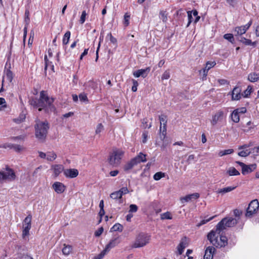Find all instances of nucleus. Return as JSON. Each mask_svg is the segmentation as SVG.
Instances as JSON below:
<instances>
[{"label": "nucleus", "mask_w": 259, "mask_h": 259, "mask_svg": "<svg viewBox=\"0 0 259 259\" xmlns=\"http://www.w3.org/2000/svg\"><path fill=\"white\" fill-rule=\"evenodd\" d=\"M10 149H13L17 152H20L24 150V148L19 145H10Z\"/></svg>", "instance_id": "f704fd0d"}, {"label": "nucleus", "mask_w": 259, "mask_h": 259, "mask_svg": "<svg viewBox=\"0 0 259 259\" xmlns=\"http://www.w3.org/2000/svg\"><path fill=\"white\" fill-rule=\"evenodd\" d=\"M119 243L118 238H115L110 241V242L106 245L105 249L108 252L109 250L115 247Z\"/></svg>", "instance_id": "a211bd4d"}, {"label": "nucleus", "mask_w": 259, "mask_h": 259, "mask_svg": "<svg viewBox=\"0 0 259 259\" xmlns=\"http://www.w3.org/2000/svg\"><path fill=\"white\" fill-rule=\"evenodd\" d=\"M5 78H7V79L10 82L12 81L13 79V73L10 70H7L6 71L3 79V82H4Z\"/></svg>", "instance_id": "473e14b6"}, {"label": "nucleus", "mask_w": 259, "mask_h": 259, "mask_svg": "<svg viewBox=\"0 0 259 259\" xmlns=\"http://www.w3.org/2000/svg\"><path fill=\"white\" fill-rule=\"evenodd\" d=\"M150 71V67H147L144 69H139L137 71H135L133 73V75L136 77H139L140 76H142L143 78H145L147 76L148 73Z\"/></svg>", "instance_id": "ddd939ff"}, {"label": "nucleus", "mask_w": 259, "mask_h": 259, "mask_svg": "<svg viewBox=\"0 0 259 259\" xmlns=\"http://www.w3.org/2000/svg\"><path fill=\"white\" fill-rule=\"evenodd\" d=\"M223 116L224 112L223 111L219 110L217 111L212 116V118L210 120L211 124L212 126L216 125L219 121L223 119Z\"/></svg>", "instance_id": "9d476101"}, {"label": "nucleus", "mask_w": 259, "mask_h": 259, "mask_svg": "<svg viewBox=\"0 0 259 259\" xmlns=\"http://www.w3.org/2000/svg\"><path fill=\"white\" fill-rule=\"evenodd\" d=\"M16 175L14 170L8 166H6V171L0 170V180L12 181L16 179Z\"/></svg>", "instance_id": "0eeeda50"}, {"label": "nucleus", "mask_w": 259, "mask_h": 259, "mask_svg": "<svg viewBox=\"0 0 259 259\" xmlns=\"http://www.w3.org/2000/svg\"><path fill=\"white\" fill-rule=\"evenodd\" d=\"M237 221L236 219L229 218H224L216 226V229L218 231H223L228 227H232L236 225Z\"/></svg>", "instance_id": "423d86ee"}, {"label": "nucleus", "mask_w": 259, "mask_h": 259, "mask_svg": "<svg viewBox=\"0 0 259 259\" xmlns=\"http://www.w3.org/2000/svg\"><path fill=\"white\" fill-rule=\"evenodd\" d=\"M78 97L81 101L85 102L88 101L87 96L84 93L80 94Z\"/></svg>", "instance_id": "603ef678"}, {"label": "nucleus", "mask_w": 259, "mask_h": 259, "mask_svg": "<svg viewBox=\"0 0 259 259\" xmlns=\"http://www.w3.org/2000/svg\"><path fill=\"white\" fill-rule=\"evenodd\" d=\"M160 218H161V219H162V220H164V219L170 220L172 219L171 214L169 212H166L165 213H163L161 214Z\"/></svg>", "instance_id": "a19ab883"}, {"label": "nucleus", "mask_w": 259, "mask_h": 259, "mask_svg": "<svg viewBox=\"0 0 259 259\" xmlns=\"http://www.w3.org/2000/svg\"><path fill=\"white\" fill-rule=\"evenodd\" d=\"M236 187L230 186L225 188H223L222 189H219L217 190V193L221 194L222 195H224L227 193L230 192L233 190H234Z\"/></svg>", "instance_id": "5701e85b"}, {"label": "nucleus", "mask_w": 259, "mask_h": 259, "mask_svg": "<svg viewBox=\"0 0 259 259\" xmlns=\"http://www.w3.org/2000/svg\"><path fill=\"white\" fill-rule=\"evenodd\" d=\"M150 240V236L149 234L143 232L140 233L136 237L132 247H143L149 243Z\"/></svg>", "instance_id": "20e7f679"}, {"label": "nucleus", "mask_w": 259, "mask_h": 259, "mask_svg": "<svg viewBox=\"0 0 259 259\" xmlns=\"http://www.w3.org/2000/svg\"><path fill=\"white\" fill-rule=\"evenodd\" d=\"M104 130V127L102 123H99L96 128L95 133L96 135H99Z\"/></svg>", "instance_id": "e433bc0d"}, {"label": "nucleus", "mask_w": 259, "mask_h": 259, "mask_svg": "<svg viewBox=\"0 0 259 259\" xmlns=\"http://www.w3.org/2000/svg\"><path fill=\"white\" fill-rule=\"evenodd\" d=\"M259 79V74L251 73L248 76V80L250 82H256Z\"/></svg>", "instance_id": "393cba45"}, {"label": "nucleus", "mask_w": 259, "mask_h": 259, "mask_svg": "<svg viewBox=\"0 0 259 259\" xmlns=\"http://www.w3.org/2000/svg\"><path fill=\"white\" fill-rule=\"evenodd\" d=\"M148 137V133L147 132H144L142 134V142L145 144L147 142Z\"/></svg>", "instance_id": "3c124183"}, {"label": "nucleus", "mask_w": 259, "mask_h": 259, "mask_svg": "<svg viewBox=\"0 0 259 259\" xmlns=\"http://www.w3.org/2000/svg\"><path fill=\"white\" fill-rule=\"evenodd\" d=\"M165 174L162 172H157L153 176V178L156 181H158L162 178L164 177Z\"/></svg>", "instance_id": "58836bf2"}, {"label": "nucleus", "mask_w": 259, "mask_h": 259, "mask_svg": "<svg viewBox=\"0 0 259 259\" xmlns=\"http://www.w3.org/2000/svg\"><path fill=\"white\" fill-rule=\"evenodd\" d=\"M112 229L114 231L121 232L123 230V226L120 224H116L112 227Z\"/></svg>", "instance_id": "ea45409f"}, {"label": "nucleus", "mask_w": 259, "mask_h": 259, "mask_svg": "<svg viewBox=\"0 0 259 259\" xmlns=\"http://www.w3.org/2000/svg\"><path fill=\"white\" fill-rule=\"evenodd\" d=\"M239 40L246 46H252L255 47L256 46V41L252 42L250 39L245 38V37H241Z\"/></svg>", "instance_id": "b1692460"}, {"label": "nucleus", "mask_w": 259, "mask_h": 259, "mask_svg": "<svg viewBox=\"0 0 259 259\" xmlns=\"http://www.w3.org/2000/svg\"><path fill=\"white\" fill-rule=\"evenodd\" d=\"M136 164H138L140 162H144L146 161V155L140 152L138 155L133 158Z\"/></svg>", "instance_id": "4be33fe9"}, {"label": "nucleus", "mask_w": 259, "mask_h": 259, "mask_svg": "<svg viewBox=\"0 0 259 259\" xmlns=\"http://www.w3.org/2000/svg\"><path fill=\"white\" fill-rule=\"evenodd\" d=\"M231 119L232 121L235 123L239 122L240 120V117L239 114L235 110H234L233 112L231 114Z\"/></svg>", "instance_id": "c756f323"}, {"label": "nucleus", "mask_w": 259, "mask_h": 259, "mask_svg": "<svg viewBox=\"0 0 259 259\" xmlns=\"http://www.w3.org/2000/svg\"><path fill=\"white\" fill-rule=\"evenodd\" d=\"M45 69L46 70L48 68H50L53 71H54V65L52 64L51 62H50L47 58V56L45 55Z\"/></svg>", "instance_id": "c85d7f7f"}, {"label": "nucleus", "mask_w": 259, "mask_h": 259, "mask_svg": "<svg viewBox=\"0 0 259 259\" xmlns=\"http://www.w3.org/2000/svg\"><path fill=\"white\" fill-rule=\"evenodd\" d=\"M199 194L198 193H195L193 194H189L186 195L185 197H181L180 198V200L182 203H184L185 202H188L191 200L192 199H196L199 197Z\"/></svg>", "instance_id": "2eb2a0df"}, {"label": "nucleus", "mask_w": 259, "mask_h": 259, "mask_svg": "<svg viewBox=\"0 0 259 259\" xmlns=\"http://www.w3.org/2000/svg\"><path fill=\"white\" fill-rule=\"evenodd\" d=\"M215 248L212 246H209L206 248L204 255V259H212Z\"/></svg>", "instance_id": "6ab92c4d"}, {"label": "nucleus", "mask_w": 259, "mask_h": 259, "mask_svg": "<svg viewBox=\"0 0 259 259\" xmlns=\"http://www.w3.org/2000/svg\"><path fill=\"white\" fill-rule=\"evenodd\" d=\"M166 125H161L160 127V132L161 133L162 136H160L161 139H164L166 135Z\"/></svg>", "instance_id": "4c0bfd02"}, {"label": "nucleus", "mask_w": 259, "mask_h": 259, "mask_svg": "<svg viewBox=\"0 0 259 259\" xmlns=\"http://www.w3.org/2000/svg\"><path fill=\"white\" fill-rule=\"evenodd\" d=\"M72 248L71 245L64 244V247L62 248V252L63 254L68 255L72 251Z\"/></svg>", "instance_id": "bb28decb"}, {"label": "nucleus", "mask_w": 259, "mask_h": 259, "mask_svg": "<svg viewBox=\"0 0 259 259\" xmlns=\"http://www.w3.org/2000/svg\"><path fill=\"white\" fill-rule=\"evenodd\" d=\"M70 32L69 31H67L65 33L63 38V45H67L68 43L70 37Z\"/></svg>", "instance_id": "72a5a7b5"}, {"label": "nucleus", "mask_w": 259, "mask_h": 259, "mask_svg": "<svg viewBox=\"0 0 259 259\" xmlns=\"http://www.w3.org/2000/svg\"><path fill=\"white\" fill-rule=\"evenodd\" d=\"M258 208L259 203L258 201L257 200L251 201L247 208L246 216L247 217H251L257 212Z\"/></svg>", "instance_id": "6e6552de"}, {"label": "nucleus", "mask_w": 259, "mask_h": 259, "mask_svg": "<svg viewBox=\"0 0 259 259\" xmlns=\"http://www.w3.org/2000/svg\"><path fill=\"white\" fill-rule=\"evenodd\" d=\"M234 152V150L232 149H229L225 150L220 151L219 152V156L220 157H222L225 155H229L232 154Z\"/></svg>", "instance_id": "2f4dec72"}, {"label": "nucleus", "mask_w": 259, "mask_h": 259, "mask_svg": "<svg viewBox=\"0 0 259 259\" xmlns=\"http://www.w3.org/2000/svg\"><path fill=\"white\" fill-rule=\"evenodd\" d=\"M222 231L215 229L212 230L207 235V238L210 242L217 247H225L228 244V239L225 236L221 234Z\"/></svg>", "instance_id": "f03ea898"}, {"label": "nucleus", "mask_w": 259, "mask_h": 259, "mask_svg": "<svg viewBox=\"0 0 259 259\" xmlns=\"http://www.w3.org/2000/svg\"><path fill=\"white\" fill-rule=\"evenodd\" d=\"M89 84L94 89H96L97 88V84L93 81L91 80L89 81Z\"/></svg>", "instance_id": "338daca9"}, {"label": "nucleus", "mask_w": 259, "mask_h": 259, "mask_svg": "<svg viewBox=\"0 0 259 259\" xmlns=\"http://www.w3.org/2000/svg\"><path fill=\"white\" fill-rule=\"evenodd\" d=\"M110 197L113 199H121L122 196L119 191L114 192L110 194Z\"/></svg>", "instance_id": "c9c22d12"}, {"label": "nucleus", "mask_w": 259, "mask_h": 259, "mask_svg": "<svg viewBox=\"0 0 259 259\" xmlns=\"http://www.w3.org/2000/svg\"><path fill=\"white\" fill-rule=\"evenodd\" d=\"M251 153L250 151L248 150H242L239 152L238 154L239 156L241 157H246L250 154Z\"/></svg>", "instance_id": "c03bdc74"}, {"label": "nucleus", "mask_w": 259, "mask_h": 259, "mask_svg": "<svg viewBox=\"0 0 259 259\" xmlns=\"http://www.w3.org/2000/svg\"><path fill=\"white\" fill-rule=\"evenodd\" d=\"M256 167L255 164H252L250 165H245V166L242 169V173L243 175H245L248 173H250L254 170Z\"/></svg>", "instance_id": "412c9836"}, {"label": "nucleus", "mask_w": 259, "mask_h": 259, "mask_svg": "<svg viewBox=\"0 0 259 259\" xmlns=\"http://www.w3.org/2000/svg\"><path fill=\"white\" fill-rule=\"evenodd\" d=\"M35 127L36 138L40 140H44L47 134L49 128L48 123L46 122L38 121Z\"/></svg>", "instance_id": "39448f33"}, {"label": "nucleus", "mask_w": 259, "mask_h": 259, "mask_svg": "<svg viewBox=\"0 0 259 259\" xmlns=\"http://www.w3.org/2000/svg\"><path fill=\"white\" fill-rule=\"evenodd\" d=\"M241 90L239 87H235L234 88L232 93V99L233 100H239L242 95L241 94Z\"/></svg>", "instance_id": "aec40b11"}, {"label": "nucleus", "mask_w": 259, "mask_h": 259, "mask_svg": "<svg viewBox=\"0 0 259 259\" xmlns=\"http://www.w3.org/2000/svg\"><path fill=\"white\" fill-rule=\"evenodd\" d=\"M130 18V15L128 13H125L124 16L123 23H124V24L126 26H128L130 23V22H129Z\"/></svg>", "instance_id": "09e8293b"}, {"label": "nucleus", "mask_w": 259, "mask_h": 259, "mask_svg": "<svg viewBox=\"0 0 259 259\" xmlns=\"http://www.w3.org/2000/svg\"><path fill=\"white\" fill-rule=\"evenodd\" d=\"M167 14L166 13L165 11H160V18L164 22H166L167 21Z\"/></svg>", "instance_id": "37998d69"}, {"label": "nucleus", "mask_w": 259, "mask_h": 259, "mask_svg": "<svg viewBox=\"0 0 259 259\" xmlns=\"http://www.w3.org/2000/svg\"><path fill=\"white\" fill-rule=\"evenodd\" d=\"M188 245L187 238L186 237L183 238L177 247L178 254L181 255L183 253L184 249Z\"/></svg>", "instance_id": "f8f14e48"}, {"label": "nucleus", "mask_w": 259, "mask_h": 259, "mask_svg": "<svg viewBox=\"0 0 259 259\" xmlns=\"http://www.w3.org/2000/svg\"><path fill=\"white\" fill-rule=\"evenodd\" d=\"M107 37H109L110 41L113 44H115L116 42V39L112 35L111 33L108 34Z\"/></svg>", "instance_id": "680f3d73"}, {"label": "nucleus", "mask_w": 259, "mask_h": 259, "mask_svg": "<svg viewBox=\"0 0 259 259\" xmlns=\"http://www.w3.org/2000/svg\"><path fill=\"white\" fill-rule=\"evenodd\" d=\"M187 13H188V19H189V22L187 25V26L188 27L189 26L190 24L191 23V22L192 21L193 17L192 16V12L191 11H188L187 12Z\"/></svg>", "instance_id": "052dcab7"}, {"label": "nucleus", "mask_w": 259, "mask_h": 259, "mask_svg": "<svg viewBox=\"0 0 259 259\" xmlns=\"http://www.w3.org/2000/svg\"><path fill=\"white\" fill-rule=\"evenodd\" d=\"M252 21L250 20L247 24L245 25L237 26L234 28L235 35H241L247 31L252 25Z\"/></svg>", "instance_id": "1a4fd4ad"}, {"label": "nucleus", "mask_w": 259, "mask_h": 259, "mask_svg": "<svg viewBox=\"0 0 259 259\" xmlns=\"http://www.w3.org/2000/svg\"><path fill=\"white\" fill-rule=\"evenodd\" d=\"M252 153H254L256 155H259V146L253 148L252 149Z\"/></svg>", "instance_id": "774afa93"}, {"label": "nucleus", "mask_w": 259, "mask_h": 259, "mask_svg": "<svg viewBox=\"0 0 259 259\" xmlns=\"http://www.w3.org/2000/svg\"><path fill=\"white\" fill-rule=\"evenodd\" d=\"M124 152L119 149H113L112 152L109 154L108 158V161L110 165L114 167L118 166L121 161V159L123 156Z\"/></svg>", "instance_id": "7ed1b4c3"}, {"label": "nucleus", "mask_w": 259, "mask_h": 259, "mask_svg": "<svg viewBox=\"0 0 259 259\" xmlns=\"http://www.w3.org/2000/svg\"><path fill=\"white\" fill-rule=\"evenodd\" d=\"M170 77V72L169 70H166L163 73L161 79H168Z\"/></svg>", "instance_id": "8fccbe9b"}, {"label": "nucleus", "mask_w": 259, "mask_h": 259, "mask_svg": "<svg viewBox=\"0 0 259 259\" xmlns=\"http://www.w3.org/2000/svg\"><path fill=\"white\" fill-rule=\"evenodd\" d=\"M64 175L68 178H74L78 175V171L75 168H69L64 170Z\"/></svg>", "instance_id": "9b49d317"}, {"label": "nucleus", "mask_w": 259, "mask_h": 259, "mask_svg": "<svg viewBox=\"0 0 259 259\" xmlns=\"http://www.w3.org/2000/svg\"><path fill=\"white\" fill-rule=\"evenodd\" d=\"M216 65V63L215 61H208L206 63V65L204 68L200 71V73H202L203 77H206L208 70L214 67Z\"/></svg>", "instance_id": "4468645a"}, {"label": "nucleus", "mask_w": 259, "mask_h": 259, "mask_svg": "<svg viewBox=\"0 0 259 259\" xmlns=\"http://www.w3.org/2000/svg\"><path fill=\"white\" fill-rule=\"evenodd\" d=\"M136 165H137L136 162H135V160L133 158L125 164L124 166V169L125 171L128 170L132 169Z\"/></svg>", "instance_id": "a878e982"}, {"label": "nucleus", "mask_w": 259, "mask_h": 259, "mask_svg": "<svg viewBox=\"0 0 259 259\" xmlns=\"http://www.w3.org/2000/svg\"><path fill=\"white\" fill-rule=\"evenodd\" d=\"M108 252L104 249L100 253L95 256L94 259H102Z\"/></svg>", "instance_id": "a18cd8bd"}, {"label": "nucleus", "mask_w": 259, "mask_h": 259, "mask_svg": "<svg viewBox=\"0 0 259 259\" xmlns=\"http://www.w3.org/2000/svg\"><path fill=\"white\" fill-rule=\"evenodd\" d=\"M2 105V108H6L7 107L6 102L4 98H0V106Z\"/></svg>", "instance_id": "e2e57ef3"}, {"label": "nucleus", "mask_w": 259, "mask_h": 259, "mask_svg": "<svg viewBox=\"0 0 259 259\" xmlns=\"http://www.w3.org/2000/svg\"><path fill=\"white\" fill-rule=\"evenodd\" d=\"M86 15H87V13H86L85 11H83L82 12V14H81V17L80 18V20H79L80 23L81 24H83L85 22Z\"/></svg>", "instance_id": "13d9d810"}, {"label": "nucleus", "mask_w": 259, "mask_h": 259, "mask_svg": "<svg viewBox=\"0 0 259 259\" xmlns=\"http://www.w3.org/2000/svg\"><path fill=\"white\" fill-rule=\"evenodd\" d=\"M236 111H237V112L239 114V113H244L246 112V109L244 107H242V108H238L236 110H235Z\"/></svg>", "instance_id": "0e129e2a"}, {"label": "nucleus", "mask_w": 259, "mask_h": 259, "mask_svg": "<svg viewBox=\"0 0 259 259\" xmlns=\"http://www.w3.org/2000/svg\"><path fill=\"white\" fill-rule=\"evenodd\" d=\"M32 216L30 214H29L27 217L24 219L23 224L24 225H30L31 222Z\"/></svg>", "instance_id": "49530a36"}, {"label": "nucleus", "mask_w": 259, "mask_h": 259, "mask_svg": "<svg viewBox=\"0 0 259 259\" xmlns=\"http://www.w3.org/2000/svg\"><path fill=\"white\" fill-rule=\"evenodd\" d=\"M53 189L57 193H62L65 190V186L61 182H56L52 186Z\"/></svg>", "instance_id": "dca6fc26"}, {"label": "nucleus", "mask_w": 259, "mask_h": 259, "mask_svg": "<svg viewBox=\"0 0 259 259\" xmlns=\"http://www.w3.org/2000/svg\"><path fill=\"white\" fill-rule=\"evenodd\" d=\"M159 120L161 125H166V117L164 115H161L159 116Z\"/></svg>", "instance_id": "5fc2aeb1"}, {"label": "nucleus", "mask_w": 259, "mask_h": 259, "mask_svg": "<svg viewBox=\"0 0 259 259\" xmlns=\"http://www.w3.org/2000/svg\"><path fill=\"white\" fill-rule=\"evenodd\" d=\"M25 118V116L24 114L20 115V117L17 118H15L13 119L14 121L17 123H20L22 122Z\"/></svg>", "instance_id": "de8ad7c7"}, {"label": "nucleus", "mask_w": 259, "mask_h": 259, "mask_svg": "<svg viewBox=\"0 0 259 259\" xmlns=\"http://www.w3.org/2000/svg\"><path fill=\"white\" fill-rule=\"evenodd\" d=\"M138 210V206L136 204L130 205L129 212H136Z\"/></svg>", "instance_id": "864d4df0"}, {"label": "nucleus", "mask_w": 259, "mask_h": 259, "mask_svg": "<svg viewBox=\"0 0 259 259\" xmlns=\"http://www.w3.org/2000/svg\"><path fill=\"white\" fill-rule=\"evenodd\" d=\"M29 104L34 108H38L39 111L43 109L46 111H54L55 107L53 105L54 99L48 96L44 91L40 92L39 98H31L29 101Z\"/></svg>", "instance_id": "f257e3e1"}, {"label": "nucleus", "mask_w": 259, "mask_h": 259, "mask_svg": "<svg viewBox=\"0 0 259 259\" xmlns=\"http://www.w3.org/2000/svg\"><path fill=\"white\" fill-rule=\"evenodd\" d=\"M227 173L230 176H238L240 175V172L234 167H231L229 168L227 170Z\"/></svg>", "instance_id": "7c9ffc66"}, {"label": "nucleus", "mask_w": 259, "mask_h": 259, "mask_svg": "<svg viewBox=\"0 0 259 259\" xmlns=\"http://www.w3.org/2000/svg\"><path fill=\"white\" fill-rule=\"evenodd\" d=\"M57 158V155L53 151H50L47 153V159L48 161H52Z\"/></svg>", "instance_id": "cd10ccee"}, {"label": "nucleus", "mask_w": 259, "mask_h": 259, "mask_svg": "<svg viewBox=\"0 0 259 259\" xmlns=\"http://www.w3.org/2000/svg\"><path fill=\"white\" fill-rule=\"evenodd\" d=\"M252 91V87L248 86L247 89L244 91L245 96H247L249 95Z\"/></svg>", "instance_id": "69168bd1"}, {"label": "nucleus", "mask_w": 259, "mask_h": 259, "mask_svg": "<svg viewBox=\"0 0 259 259\" xmlns=\"http://www.w3.org/2000/svg\"><path fill=\"white\" fill-rule=\"evenodd\" d=\"M133 85L132 88V90L133 92H136L137 91V87L138 85V82L137 80L133 79L132 80Z\"/></svg>", "instance_id": "6e6d98bb"}, {"label": "nucleus", "mask_w": 259, "mask_h": 259, "mask_svg": "<svg viewBox=\"0 0 259 259\" xmlns=\"http://www.w3.org/2000/svg\"><path fill=\"white\" fill-rule=\"evenodd\" d=\"M119 192L121 193V196H122L123 194L128 193L129 191L126 187H123L119 190Z\"/></svg>", "instance_id": "bf43d9fd"}, {"label": "nucleus", "mask_w": 259, "mask_h": 259, "mask_svg": "<svg viewBox=\"0 0 259 259\" xmlns=\"http://www.w3.org/2000/svg\"><path fill=\"white\" fill-rule=\"evenodd\" d=\"M51 169L53 171L55 177H57L60 174L64 171V166L61 164H55L51 166Z\"/></svg>", "instance_id": "f3484780"}, {"label": "nucleus", "mask_w": 259, "mask_h": 259, "mask_svg": "<svg viewBox=\"0 0 259 259\" xmlns=\"http://www.w3.org/2000/svg\"><path fill=\"white\" fill-rule=\"evenodd\" d=\"M104 229L103 227L99 228L97 231L95 232V236L96 237H99L103 232Z\"/></svg>", "instance_id": "4d7b16f0"}, {"label": "nucleus", "mask_w": 259, "mask_h": 259, "mask_svg": "<svg viewBox=\"0 0 259 259\" xmlns=\"http://www.w3.org/2000/svg\"><path fill=\"white\" fill-rule=\"evenodd\" d=\"M224 38L232 43H233L234 40L233 35L231 33L225 34L224 35Z\"/></svg>", "instance_id": "79ce46f5"}]
</instances>
